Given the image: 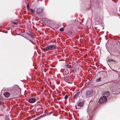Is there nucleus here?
Instances as JSON below:
<instances>
[{"label": "nucleus", "instance_id": "9b49d317", "mask_svg": "<svg viewBox=\"0 0 120 120\" xmlns=\"http://www.w3.org/2000/svg\"><path fill=\"white\" fill-rule=\"evenodd\" d=\"M80 92H78L77 93H76L74 96V98L75 99H77L78 97L80 95Z\"/></svg>", "mask_w": 120, "mask_h": 120}, {"label": "nucleus", "instance_id": "0eeeda50", "mask_svg": "<svg viewBox=\"0 0 120 120\" xmlns=\"http://www.w3.org/2000/svg\"><path fill=\"white\" fill-rule=\"evenodd\" d=\"M83 104V102L82 100H79L78 101L77 105V106L80 107L82 106Z\"/></svg>", "mask_w": 120, "mask_h": 120}, {"label": "nucleus", "instance_id": "b1692460", "mask_svg": "<svg viewBox=\"0 0 120 120\" xmlns=\"http://www.w3.org/2000/svg\"><path fill=\"white\" fill-rule=\"evenodd\" d=\"M79 108H78V109H79Z\"/></svg>", "mask_w": 120, "mask_h": 120}, {"label": "nucleus", "instance_id": "f257e3e1", "mask_svg": "<svg viewBox=\"0 0 120 120\" xmlns=\"http://www.w3.org/2000/svg\"><path fill=\"white\" fill-rule=\"evenodd\" d=\"M56 48V46L53 45H52L47 46L43 50L44 51H47L49 50H53Z\"/></svg>", "mask_w": 120, "mask_h": 120}, {"label": "nucleus", "instance_id": "7ed1b4c3", "mask_svg": "<svg viewBox=\"0 0 120 120\" xmlns=\"http://www.w3.org/2000/svg\"><path fill=\"white\" fill-rule=\"evenodd\" d=\"M107 100V98L106 96H103L101 97L99 101V103L101 104L105 102Z\"/></svg>", "mask_w": 120, "mask_h": 120}, {"label": "nucleus", "instance_id": "423d86ee", "mask_svg": "<svg viewBox=\"0 0 120 120\" xmlns=\"http://www.w3.org/2000/svg\"><path fill=\"white\" fill-rule=\"evenodd\" d=\"M87 113L89 114V120H91V119L92 118V117L93 116V113L91 111H90L89 112H89L88 111H87Z\"/></svg>", "mask_w": 120, "mask_h": 120}, {"label": "nucleus", "instance_id": "39448f33", "mask_svg": "<svg viewBox=\"0 0 120 120\" xmlns=\"http://www.w3.org/2000/svg\"><path fill=\"white\" fill-rule=\"evenodd\" d=\"M116 61L113 60L112 59L109 58L107 60V63L109 65V63H111V64H114Z\"/></svg>", "mask_w": 120, "mask_h": 120}, {"label": "nucleus", "instance_id": "f8f14e48", "mask_svg": "<svg viewBox=\"0 0 120 120\" xmlns=\"http://www.w3.org/2000/svg\"><path fill=\"white\" fill-rule=\"evenodd\" d=\"M101 77H99L98 79H97L96 80V81L97 82H99L101 81Z\"/></svg>", "mask_w": 120, "mask_h": 120}, {"label": "nucleus", "instance_id": "6e6552de", "mask_svg": "<svg viewBox=\"0 0 120 120\" xmlns=\"http://www.w3.org/2000/svg\"><path fill=\"white\" fill-rule=\"evenodd\" d=\"M105 96H106L108 98H110V95L109 94V92L106 91L104 92V93Z\"/></svg>", "mask_w": 120, "mask_h": 120}, {"label": "nucleus", "instance_id": "4be33fe9", "mask_svg": "<svg viewBox=\"0 0 120 120\" xmlns=\"http://www.w3.org/2000/svg\"><path fill=\"white\" fill-rule=\"evenodd\" d=\"M31 42V43H33L31 42Z\"/></svg>", "mask_w": 120, "mask_h": 120}, {"label": "nucleus", "instance_id": "dca6fc26", "mask_svg": "<svg viewBox=\"0 0 120 120\" xmlns=\"http://www.w3.org/2000/svg\"><path fill=\"white\" fill-rule=\"evenodd\" d=\"M30 11H31V12L33 13H34V10L33 9L31 8V9H30Z\"/></svg>", "mask_w": 120, "mask_h": 120}, {"label": "nucleus", "instance_id": "6ab92c4d", "mask_svg": "<svg viewBox=\"0 0 120 120\" xmlns=\"http://www.w3.org/2000/svg\"><path fill=\"white\" fill-rule=\"evenodd\" d=\"M27 9H29V5H27Z\"/></svg>", "mask_w": 120, "mask_h": 120}, {"label": "nucleus", "instance_id": "2eb2a0df", "mask_svg": "<svg viewBox=\"0 0 120 120\" xmlns=\"http://www.w3.org/2000/svg\"><path fill=\"white\" fill-rule=\"evenodd\" d=\"M60 31H62L64 30V28L63 27L61 28L59 30Z\"/></svg>", "mask_w": 120, "mask_h": 120}, {"label": "nucleus", "instance_id": "9d476101", "mask_svg": "<svg viewBox=\"0 0 120 120\" xmlns=\"http://www.w3.org/2000/svg\"><path fill=\"white\" fill-rule=\"evenodd\" d=\"M43 10V8H39L37 10V12L38 13H41L42 12Z\"/></svg>", "mask_w": 120, "mask_h": 120}, {"label": "nucleus", "instance_id": "412c9836", "mask_svg": "<svg viewBox=\"0 0 120 120\" xmlns=\"http://www.w3.org/2000/svg\"><path fill=\"white\" fill-rule=\"evenodd\" d=\"M76 106V109H77V107L76 106Z\"/></svg>", "mask_w": 120, "mask_h": 120}, {"label": "nucleus", "instance_id": "5701e85b", "mask_svg": "<svg viewBox=\"0 0 120 120\" xmlns=\"http://www.w3.org/2000/svg\"><path fill=\"white\" fill-rule=\"evenodd\" d=\"M14 95V94H12V95Z\"/></svg>", "mask_w": 120, "mask_h": 120}, {"label": "nucleus", "instance_id": "f03ea898", "mask_svg": "<svg viewBox=\"0 0 120 120\" xmlns=\"http://www.w3.org/2000/svg\"><path fill=\"white\" fill-rule=\"evenodd\" d=\"M85 94L86 97H91L93 95V91L91 90H87L85 92Z\"/></svg>", "mask_w": 120, "mask_h": 120}, {"label": "nucleus", "instance_id": "20e7f679", "mask_svg": "<svg viewBox=\"0 0 120 120\" xmlns=\"http://www.w3.org/2000/svg\"><path fill=\"white\" fill-rule=\"evenodd\" d=\"M36 101V99L35 98L31 97L29 99L28 101L30 103H34Z\"/></svg>", "mask_w": 120, "mask_h": 120}, {"label": "nucleus", "instance_id": "f3484780", "mask_svg": "<svg viewBox=\"0 0 120 120\" xmlns=\"http://www.w3.org/2000/svg\"><path fill=\"white\" fill-rule=\"evenodd\" d=\"M68 97L67 95H66L64 97V99H67L68 98Z\"/></svg>", "mask_w": 120, "mask_h": 120}, {"label": "nucleus", "instance_id": "aec40b11", "mask_svg": "<svg viewBox=\"0 0 120 120\" xmlns=\"http://www.w3.org/2000/svg\"><path fill=\"white\" fill-rule=\"evenodd\" d=\"M3 103L1 101H0V105H1Z\"/></svg>", "mask_w": 120, "mask_h": 120}, {"label": "nucleus", "instance_id": "ddd939ff", "mask_svg": "<svg viewBox=\"0 0 120 120\" xmlns=\"http://www.w3.org/2000/svg\"><path fill=\"white\" fill-rule=\"evenodd\" d=\"M68 33L70 35H72V31L71 30H69L68 31Z\"/></svg>", "mask_w": 120, "mask_h": 120}, {"label": "nucleus", "instance_id": "1a4fd4ad", "mask_svg": "<svg viewBox=\"0 0 120 120\" xmlns=\"http://www.w3.org/2000/svg\"><path fill=\"white\" fill-rule=\"evenodd\" d=\"M4 95L5 97L6 98H8L11 95L8 92H6L4 93Z\"/></svg>", "mask_w": 120, "mask_h": 120}, {"label": "nucleus", "instance_id": "4468645a", "mask_svg": "<svg viewBox=\"0 0 120 120\" xmlns=\"http://www.w3.org/2000/svg\"><path fill=\"white\" fill-rule=\"evenodd\" d=\"M67 67L69 68H71V65L69 64H67Z\"/></svg>", "mask_w": 120, "mask_h": 120}, {"label": "nucleus", "instance_id": "a211bd4d", "mask_svg": "<svg viewBox=\"0 0 120 120\" xmlns=\"http://www.w3.org/2000/svg\"><path fill=\"white\" fill-rule=\"evenodd\" d=\"M12 23L15 25H17L18 24V23L17 22H12Z\"/></svg>", "mask_w": 120, "mask_h": 120}]
</instances>
